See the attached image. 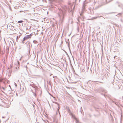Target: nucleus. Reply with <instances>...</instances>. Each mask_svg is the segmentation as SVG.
Instances as JSON below:
<instances>
[{
    "label": "nucleus",
    "mask_w": 123,
    "mask_h": 123,
    "mask_svg": "<svg viewBox=\"0 0 123 123\" xmlns=\"http://www.w3.org/2000/svg\"><path fill=\"white\" fill-rule=\"evenodd\" d=\"M18 63H19V62H18Z\"/></svg>",
    "instance_id": "nucleus-7"
},
{
    "label": "nucleus",
    "mask_w": 123,
    "mask_h": 123,
    "mask_svg": "<svg viewBox=\"0 0 123 123\" xmlns=\"http://www.w3.org/2000/svg\"><path fill=\"white\" fill-rule=\"evenodd\" d=\"M3 79H0V82H1L3 81Z\"/></svg>",
    "instance_id": "nucleus-3"
},
{
    "label": "nucleus",
    "mask_w": 123,
    "mask_h": 123,
    "mask_svg": "<svg viewBox=\"0 0 123 123\" xmlns=\"http://www.w3.org/2000/svg\"><path fill=\"white\" fill-rule=\"evenodd\" d=\"M32 35L30 34L29 35L25 36L24 38V41H25L29 39H30Z\"/></svg>",
    "instance_id": "nucleus-1"
},
{
    "label": "nucleus",
    "mask_w": 123,
    "mask_h": 123,
    "mask_svg": "<svg viewBox=\"0 0 123 123\" xmlns=\"http://www.w3.org/2000/svg\"><path fill=\"white\" fill-rule=\"evenodd\" d=\"M2 88L4 89V88H3V87Z\"/></svg>",
    "instance_id": "nucleus-6"
},
{
    "label": "nucleus",
    "mask_w": 123,
    "mask_h": 123,
    "mask_svg": "<svg viewBox=\"0 0 123 123\" xmlns=\"http://www.w3.org/2000/svg\"><path fill=\"white\" fill-rule=\"evenodd\" d=\"M23 22V21L21 20V21H18V22L19 23H21Z\"/></svg>",
    "instance_id": "nucleus-2"
},
{
    "label": "nucleus",
    "mask_w": 123,
    "mask_h": 123,
    "mask_svg": "<svg viewBox=\"0 0 123 123\" xmlns=\"http://www.w3.org/2000/svg\"><path fill=\"white\" fill-rule=\"evenodd\" d=\"M24 39H23V41H22L23 43H24Z\"/></svg>",
    "instance_id": "nucleus-4"
},
{
    "label": "nucleus",
    "mask_w": 123,
    "mask_h": 123,
    "mask_svg": "<svg viewBox=\"0 0 123 123\" xmlns=\"http://www.w3.org/2000/svg\"><path fill=\"white\" fill-rule=\"evenodd\" d=\"M19 66H18V69H19Z\"/></svg>",
    "instance_id": "nucleus-5"
}]
</instances>
